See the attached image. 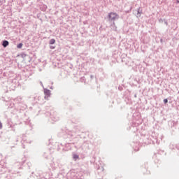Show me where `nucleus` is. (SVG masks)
<instances>
[{"label":"nucleus","mask_w":179,"mask_h":179,"mask_svg":"<svg viewBox=\"0 0 179 179\" xmlns=\"http://www.w3.org/2000/svg\"><path fill=\"white\" fill-rule=\"evenodd\" d=\"M44 94H45V100H47V99H48V97H50V96L51 94V91H50V90L45 89Z\"/></svg>","instance_id":"2"},{"label":"nucleus","mask_w":179,"mask_h":179,"mask_svg":"<svg viewBox=\"0 0 179 179\" xmlns=\"http://www.w3.org/2000/svg\"><path fill=\"white\" fill-rule=\"evenodd\" d=\"M23 47V43H19L17 45V48H22Z\"/></svg>","instance_id":"6"},{"label":"nucleus","mask_w":179,"mask_h":179,"mask_svg":"<svg viewBox=\"0 0 179 179\" xmlns=\"http://www.w3.org/2000/svg\"><path fill=\"white\" fill-rule=\"evenodd\" d=\"M73 159L76 161L77 159H79V155L76 154H73Z\"/></svg>","instance_id":"4"},{"label":"nucleus","mask_w":179,"mask_h":179,"mask_svg":"<svg viewBox=\"0 0 179 179\" xmlns=\"http://www.w3.org/2000/svg\"><path fill=\"white\" fill-rule=\"evenodd\" d=\"M3 47L6 48L9 45V42L8 41H3L2 43Z\"/></svg>","instance_id":"3"},{"label":"nucleus","mask_w":179,"mask_h":179,"mask_svg":"<svg viewBox=\"0 0 179 179\" xmlns=\"http://www.w3.org/2000/svg\"><path fill=\"white\" fill-rule=\"evenodd\" d=\"M164 103L167 104V103H169V100H167V99H164Z\"/></svg>","instance_id":"7"},{"label":"nucleus","mask_w":179,"mask_h":179,"mask_svg":"<svg viewBox=\"0 0 179 179\" xmlns=\"http://www.w3.org/2000/svg\"><path fill=\"white\" fill-rule=\"evenodd\" d=\"M49 44H51V45L55 44V39L54 38L50 39V41H49Z\"/></svg>","instance_id":"5"},{"label":"nucleus","mask_w":179,"mask_h":179,"mask_svg":"<svg viewBox=\"0 0 179 179\" xmlns=\"http://www.w3.org/2000/svg\"><path fill=\"white\" fill-rule=\"evenodd\" d=\"M52 48H54L52 47Z\"/></svg>","instance_id":"10"},{"label":"nucleus","mask_w":179,"mask_h":179,"mask_svg":"<svg viewBox=\"0 0 179 179\" xmlns=\"http://www.w3.org/2000/svg\"><path fill=\"white\" fill-rule=\"evenodd\" d=\"M0 129H2V122H0Z\"/></svg>","instance_id":"8"},{"label":"nucleus","mask_w":179,"mask_h":179,"mask_svg":"<svg viewBox=\"0 0 179 179\" xmlns=\"http://www.w3.org/2000/svg\"><path fill=\"white\" fill-rule=\"evenodd\" d=\"M52 48H54L52 47Z\"/></svg>","instance_id":"9"},{"label":"nucleus","mask_w":179,"mask_h":179,"mask_svg":"<svg viewBox=\"0 0 179 179\" xmlns=\"http://www.w3.org/2000/svg\"><path fill=\"white\" fill-rule=\"evenodd\" d=\"M108 17L110 20H117V19L120 18V15H118V14L116 13H110L108 14Z\"/></svg>","instance_id":"1"}]
</instances>
